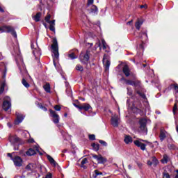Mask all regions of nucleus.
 Wrapping results in <instances>:
<instances>
[{"label": "nucleus", "mask_w": 178, "mask_h": 178, "mask_svg": "<svg viewBox=\"0 0 178 178\" xmlns=\"http://www.w3.org/2000/svg\"><path fill=\"white\" fill-rule=\"evenodd\" d=\"M126 84L127 86H133L134 87L135 93L138 94L140 98L147 101V96L145 95V90L144 88L141 86V81L136 79L135 81L127 79Z\"/></svg>", "instance_id": "1"}, {"label": "nucleus", "mask_w": 178, "mask_h": 178, "mask_svg": "<svg viewBox=\"0 0 178 178\" xmlns=\"http://www.w3.org/2000/svg\"><path fill=\"white\" fill-rule=\"evenodd\" d=\"M90 56H91V51L86 50V53L81 51L79 54V60L82 65L88 66V62H90Z\"/></svg>", "instance_id": "2"}, {"label": "nucleus", "mask_w": 178, "mask_h": 178, "mask_svg": "<svg viewBox=\"0 0 178 178\" xmlns=\"http://www.w3.org/2000/svg\"><path fill=\"white\" fill-rule=\"evenodd\" d=\"M0 33H10L13 37L17 38V33H16L15 28L12 26H2L0 27Z\"/></svg>", "instance_id": "3"}, {"label": "nucleus", "mask_w": 178, "mask_h": 178, "mask_svg": "<svg viewBox=\"0 0 178 178\" xmlns=\"http://www.w3.org/2000/svg\"><path fill=\"white\" fill-rule=\"evenodd\" d=\"M51 50L54 58L59 59V46H58V40L56 38H54L52 40Z\"/></svg>", "instance_id": "4"}, {"label": "nucleus", "mask_w": 178, "mask_h": 178, "mask_svg": "<svg viewBox=\"0 0 178 178\" xmlns=\"http://www.w3.org/2000/svg\"><path fill=\"white\" fill-rule=\"evenodd\" d=\"M139 36L142 42L139 45V48H140V49H144V44L148 41V35L147 34V31H141L139 33Z\"/></svg>", "instance_id": "5"}, {"label": "nucleus", "mask_w": 178, "mask_h": 178, "mask_svg": "<svg viewBox=\"0 0 178 178\" xmlns=\"http://www.w3.org/2000/svg\"><path fill=\"white\" fill-rule=\"evenodd\" d=\"M12 106V104L10 103V97L9 96H5L3 101L2 108L3 111L7 112L9 111Z\"/></svg>", "instance_id": "6"}, {"label": "nucleus", "mask_w": 178, "mask_h": 178, "mask_svg": "<svg viewBox=\"0 0 178 178\" xmlns=\"http://www.w3.org/2000/svg\"><path fill=\"white\" fill-rule=\"evenodd\" d=\"M91 155H92V158H94V159L97 161L98 165H105V163H106V162L108 161V159L102 156V154L97 155V154H91Z\"/></svg>", "instance_id": "7"}, {"label": "nucleus", "mask_w": 178, "mask_h": 178, "mask_svg": "<svg viewBox=\"0 0 178 178\" xmlns=\"http://www.w3.org/2000/svg\"><path fill=\"white\" fill-rule=\"evenodd\" d=\"M141 141L143 143H149L148 142V140H143V139H139V140H136L134 141V144L138 147V148H140V149L142 151H145L147 149L146 147H147V145L145 143H141Z\"/></svg>", "instance_id": "8"}, {"label": "nucleus", "mask_w": 178, "mask_h": 178, "mask_svg": "<svg viewBox=\"0 0 178 178\" xmlns=\"http://www.w3.org/2000/svg\"><path fill=\"white\" fill-rule=\"evenodd\" d=\"M167 136H169L170 140H171V141H173V138H172V136L168 134V131H166V130L162 129H160V134L159 137L161 143L165 140Z\"/></svg>", "instance_id": "9"}, {"label": "nucleus", "mask_w": 178, "mask_h": 178, "mask_svg": "<svg viewBox=\"0 0 178 178\" xmlns=\"http://www.w3.org/2000/svg\"><path fill=\"white\" fill-rule=\"evenodd\" d=\"M13 161L14 162L15 166H17V168L23 166V159L19 156H14Z\"/></svg>", "instance_id": "10"}, {"label": "nucleus", "mask_w": 178, "mask_h": 178, "mask_svg": "<svg viewBox=\"0 0 178 178\" xmlns=\"http://www.w3.org/2000/svg\"><path fill=\"white\" fill-rule=\"evenodd\" d=\"M139 124H140V129L143 133H147V120L145 119H141L139 121Z\"/></svg>", "instance_id": "11"}, {"label": "nucleus", "mask_w": 178, "mask_h": 178, "mask_svg": "<svg viewBox=\"0 0 178 178\" xmlns=\"http://www.w3.org/2000/svg\"><path fill=\"white\" fill-rule=\"evenodd\" d=\"M50 115L53 118V122L55 124H58L59 123V115L56 113V112L52 109H49Z\"/></svg>", "instance_id": "12"}, {"label": "nucleus", "mask_w": 178, "mask_h": 178, "mask_svg": "<svg viewBox=\"0 0 178 178\" xmlns=\"http://www.w3.org/2000/svg\"><path fill=\"white\" fill-rule=\"evenodd\" d=\"M111 124L113 127H118L119 126V117L114 115L111 118Z\"/></svg>", "instance_id": "13"}, {"label": "nucleus", "mask_w": 178, "mask_h": 178, "mask_svg": "<svg viewBox=\"0 0 178 178\" xmlns=\"http://www.w3.org/2000/svg\"><path fill=\"white\" fill-rule=\"evenodd\" d=\"M24 120V117L23 116V115L22 114L17 115V118L15 120V124L16 125L20 124V123H22Z\"/></svg>", "instance_id": "14"}, {"label": "nucleus", "mask_w": 178, "mask_h": 178, "mask_svg": "<svg viewBox=\"0 0 178 178\" xmlns=\"http://www.w3.org/2000/svg\"><path fill=\"white\" fill-rule=\"evenodd\" d=\"M122 72L126 76V77H129L130 76V68L129 67V65H124L122 67Z\"/></svg>", "instance_id": "15"}, {"label": "nucleus", "mask_w": 178, "mask_h": 178, "mask_svg": "<svg viewBox=\"0 0 178 178\" xmlns=\"http://www.w3.org/2000/svg\"><path fill=\"white\" fill-rule=\"evenodd\" d=\"M90 109H92V107L89 104L84 103L81 106V111H85L87 112L88 111H90Z\"/></svg>", "instance_id": "16"}, {"label": "nucleus", "mask_w": 178, "mask_h": 178, "mask_svg": "<svg viewBox=\"0 0 178 178\" xmlns=\"http://www.w3.org/2000/svg\"><path fill=\"white\" fill-rule=\"evenodd\" d=\"M124 141L125 144H131L133 143V138L130 135H125Z\"/></svg>", "instance_id": "17"}, {"label": "nucleus", "mask_w": 178, "mask_h": 178, "mask_svg": "<svg viewBox=\"0 0 178 178\" xmlns=\"http://www.w3.org/2000/svg\"><path fill=\"white\" fill-rule=\"evenodd\" d=\"M37 154V152H35V149H33V148H29L26 152V154L28 156H33V155H35Z\"/></svg>", "instance_id": "18"}, {"label": "nucleus", "mask_w": 178, "mask_h": 178, "mask_svg": "<svg viewBox=\"0 0 178 178\" xmlns=\"http://www.w3.org/2000/svg\"><path fill=\"white\" fill-rule=\"evenodd\" d=\"M9 141L11 142L13 144H15V143L20 142V139L17 136H10Z\"/></svg>", "instance_id": "19"}, {"label": "nucleus", "mask_w": 178, "mask_h": 178, "mask_svg": "<svg viewBox=\"0 0 178 178\" xmlns=\"http://www.w3.org/2000/svg\"><path fill=\"white\" fill-rule=\"evenodd\" d=\"M41 12L37 13L36 15L33 17V20H35L36 22H40V20H41Z\"/></svg>", "instance_id": "20"}, {"label": "nucleus", "mask_w": 178, "mask_h": 178, "mask_svg": "<svg viewBox=\"0 0 178 178\" xmlns=\"http://www.w3.org/2000/svg\"><path fill=\"white\" fill-rule=\"evenodd\" d=\"M90 13H94V15H97V13H98V7H97L95 5H92L90 8Z\"/></svg>", "instance_id": "21"}, {"label": "nucleus", "mask_w": 178, "mask_h": 178, "mask_svg": "<svg viewBox=\"0 0 178 178\" xmlns=\"http://www.w3.org/2000/svg\"><path fill=\"white\" fill-rule=\"evenodd\" d=\"M88 160L87 159V158H84L81 162V168H83V169H87L86 163H88Z\"/></svg>", "instance_id": "22"}, {"label": "nucleus", "mask_w": 178, "mask_h": 178, "mask_svg": "<svg viewBox=\"0 0 178 178\" xmlns=\"http://www.w3.org/2000/svg\"><path fill=\"white\" fill-rule=\"evenodd\" d=\"M47 158L49 162H50V163H51V165H54V166H56V161H55V159H54V158H52V156L47 155Z\"/></svg>", "instance_id": "23"}, {"label": "nucleus", "mask_w": 178, "mask_h": 178, "mask_svg": "<svg viewBox=\"0 0 178 178\" xmlns=\"http://www.w3.org/2000/svg\"><path fill=\"white\" fill-rule=\"evenodd\" d=\"M43 88H44V91H46L47 92H48V93L51 92V84H49V83H47L43 86Z\"/></svg>", "instance_id": "24"}, {"label": "nucleus", "mask_w": 178, "mask_h": 178, "mask_svg": "<svg viewBox=\"0 0 178 178\" xmlns=\"http://www.w3.org/2000/svg\"><path fill=\"white\" fill-rule=\"evenodd\" d=\"M168 162H169V156L168 154H163L161 163H168Z\"/></svg>", "instance_id": "25"}, {"label": "nucleus", "mask_w": 178, "mask_h": 178, "mask_svg": "<svg viewBox=\"0 0 178 178\" xmlns=\"http://www.w3.org/2000/svg\"><path fill=\"white\" fill-rule=\"evenodd\" d=\"M167 147L170 150L177 149V146L173 143H168Z\"/></svg>", "instance_id": "26"}, {"label": "nucleus", "mask_w": 178, "mask_h": 178, "mask_svg": "<svg viewBox=\"0 0 178 178\" xmlns=\"http://www.w3.org/2000/svg\"><path fill=\"white\" fill-rule=\"evenodd\" d=\"M142 24H143V21L138 19L135 24V27H136V30H140V29H141Z\"/></svg>", "instance_id": "27"}, {"label": "nucleus", "mask_w": 178, "mask_h": 178, "mask_svg": "<svg viewBox=\"0 0 178 178\" xmlns=\"http://www.w3.org/2000/svg\"><path fill=\"white\" fill-rule=\"evenodd\" d=\"M22 83L25 86L26 88H29L30 87V84L29 82H27V80L26 79L23 78L22 80Z\"/></svg>", "instance_id": "28"}, {"label": "nucleus", "mask_w": 178, "mask_h": 178, "mask_svg": "<svg viewBox=\"0 0 178 178\" xmlns=\"http://www.w3.org/2000/svg\"><path fill=\"white\" fill-rule=\"evenodd\" d=\"M109 66H111V61L109 60H106L104 64L105 72H108V70H109Z\"/></svg>", "instance_id": "29"}, {"label": "nucleus", "mask_w": 178, "mask_h": 178, "mask_svg": "<svg viewBox=\"0 0 178 178\" xmlns=\"http://www.w3.org/2000/svg\"><path fill=\"white\" fill-rule=\"evenodd\" d=\"M5 86H6L5 81L1 83V85L0 86V95L3 94V91H5Z\"/></svg>", "instance_id": "30"}, {"label": "nucleus", "mask_w": 178, "mask_h": 178, "mask_svg": "<svg viewBox=\"0 0 178 178\" xmlns=\"http://www.w3.org/2000/svg\"><path fill=\"white\" fill-rule=\"evenodd\" d=\"M91 147H92L95 151H99V144H96L95 143H92Z\"/></svg>", "instance_id": "31"}, {"label": "nucleus", "mask_w": 178, "mask_h": 178, "mask_svg": "<svg viewBox=\"0 0 178 178\" xmlns=\"http://www.w3.org/2000/svg\"><path fill=\"white\" fill-rule=\"evenodd\" d=\"M152 163H153L154 166H156L158 163H159V161H158V159H156V157L153 156L152 159Z\"/></svg>", "instance_id": "32"}, {"label": "nucleus", "mask_w": 178, "mask_h": 178, "mask_svg": "<svg viewBox=\"0 0 178 178\" xmlns=\"http://www.w3.org/2000/svg\"><path fill=\"white\" fill-rule=\"evenodd\" d=\"M76 70H77L78 72H84V68L83 67V66L80 64H78L76 65L75 67Z\"/></svg>", "instance_id": "33"}, {"label": "nucleus", "mask_w": 178, "mask_h": 178, "mask_svg": "<svg viewBox=\"0 0 178 178\" xmlns=\"http://www.w3.org/2000/svg\"><path fill=\"white\" fill-rule=\"evenodd\" d=\"M38 106L40 109H42V111H44V112H47V111H48V108L47 107H45L44 106H43L42 103H38Z\"/></svg>", "instance_id": "34"}, {"label": "nucleus", "mask_w": 178, "mask_h": 178, "mask_svg": "<svg viewBox=\"0 0 178 178\" xmlns=\"http://www.w3.org/2000/svg\"><path fill=\"white\" fill-rule=\"evenodd\" d=\"M68 58H70V59H77V56H76V54H74V52H71L70 54H68Z\"/></svg>", "instance_id": "35"}, {"label": "nucleus", "mask_w": 178, "mask_h": 178, "mask_svg": "<svg viewBox=\"0 0 178 178\" xmlns=\"http://www.w3.org/2000/svg\"><path fill=\"white\" fill-rule=\"evenodd\" d=\"M170 88H173L175 91L178 94V84L174 83L170 85Z\"/></svg>", "instance_id": "36"}, {"label": "nucleus", "mask_w": 178, "mask_h": 178, "mask_svg": "<svg viewBox=\"0 0 178 178\" xmlns=\"http://www.w3.org/2000/svg\"><path fill=\"white\" fill-rule=\"evenodd\" d=\"M94 172H95V174H93L94 178H97V176L102 175V172H99V170H95Z\"/></svg>", "instance_id": "37"}, {"label": "nucleus", "mask_w": 178, "mask_h": 178, "mask_svg": "<svg viewBox=\"0 0 178 178\" xmlns=\"http://www.w3.org/2000/svg\"><path fill=\"white\" fill-rule=\"evenodd\" d=\"M33 163H29L26 166V170H33Z\"/></svg>", "instance_id": "38"}, {"label": "nucleus", "mask_w": 178, "mask_h": 178, "mask_svg": "<svg viewBox=\"0 0 178 178\" xmlns=\"http://www.w3.org/2000/svg\"><path fill=\"white\" fill-rule=\"evenodd\" d=\"M99 144H102L103 147H108V143L105 140H99Z\"/></svg>", "instance_id": "39"}, {"label": "nucleus", "mask_w": 178, "mask_h": 178, "mask_svg": "<svg viewBox=\"0 0 178 178\" xmlns=\"http://www.w3.org/2000/svg\"><path fill=\"white\" fill-rule=\"evenodd\" d=\"M176 111H177V103H175L172 108V112L174 115H176Z\"/></svg>", "instance_id": "40"}, {"label": "nucleus", "mask_w": 178, "mask_h": 178, "mask_svg": "<svg viewBox=\"0 0 178 178\" xmlns=\"http://www.w3.org/2000/svg\"><path fill=\"white\" fill-rule=\"evenodd\" d=\"M163 178H170V175L165 171L164 172H163Z\"/></svg>", "instance_id": "41"}, {"label": "nucleus", "mask_w": 178, "mask_h": 178, "mask_svg": "<svg viewBox=\"0 0 178 178\" xmlns=\"http://www.w3.org/2000/svg\"><path fill=\"white\" fill-rule=\"evenodd\" d=\"M44 20L47 23H49L51 21V15H47L45 17H44Z\"/></svg>", "instance_id": "42"}, {"label": "nucleus", "mask_w": 178, "mask_h": 178, "mask_svg": "<svg viewBox=\"0 0 178 178\" xmlns=\"http://www.w3.org/2000/svg\"><path fill=\"white\" fill-rule=\"evenodd\" d=\"M88 138L90 141H94L95 140V136L94 134H90Z\"/></svg>", "instance_id": "43"}, {"label": "nucleus", "mask_w": 178, "mask_h": 178, "mask_svg": "<svg viewBox=\"0 0 178 178\" xmlns=\"http://www.w3.org/2000/svg\"><path fill=\"white\" fill-rule=\"evenodd\" d=\"M55 111H60L62 109V107H60V105H56L54 106Z\"/></svg>", "instance_id": "44"}, {"label": "nucleus", "mask_w": 178, "mask_h": 178, "mask_svg": "<svg viewBox=\"0 0 178 178\" xmlns=\"http://www.w3.org/2000/svg\"><path fill=\"white\" fill-rule=\"evenodd\" d=\"M102 44L103 45V49H106V42H105V40H102Z\"/></svg>", "instance_id": "45"}, {"label": "nucleus", "mask_w": 178, "mask_h": 178, "mask_svg": "<svg viewBox=\"0 0 178 178\" xmlns=\"http://www.w3.org/2000/svg\"><path fill=\"white\" fill-rule=\"evenodd\" d=\"M49 31L55 32V25H50L49 26Z\"/></svg>", "instance_id": "46"}, {"label": "nucleus", "mask_w": 178, "mask_h": 178, "mask_svg": "<svg viewBox=\"0 0 178 178\" xmlns=\"http://www.w3.org/2000/svg\"><path fill=\"white\" fill-rule=\"evenodd\" d=\"M2 79L3 80H5V79H6V69L3 72Z\"/></svg>", "instance_id": "47"}, {"label": "nucleus", "mask_w": 178, "mask_h": 178, "mask_svg": "<svg viewBox=\"0 0 178 178\" xmlns=\"http://www.w3.org/2000/svg\"><path fill=\"white\" fill-rule=\"evenodd\" d=\"M74 106H75V108H77L78 109H79V111H81V106L76 104V103H74Z\"/></svg>", "instance_id": "48"}, {"label": "nucleus", "mask_w": 178, "mask_h": 178, "mask_svg": "<svg viewBox=\"0 0 178 178\" xmlns=\"http://www.w3.org/2000/svg\"><path fill=\"white\" fill-rule=\"evenodd\" d=\"M127 95H129V97H133V91L128 90Z\"/></svg>", "instance_id": "49"}, {"label": "nucleus", "mask_w": 178, "mask_h": 178, "mask_svg": "<svg viewBox=\"0 0 178 178\" xmlns=\"http://www.w3.org/2000/svg\"><path fill=\"white\" fill-rule=\"evenodd\" d=\"M45 178H52V174H51V172H49V173L46 175Z\"/></svg>", "instance_id": "50"}, {"label": "nucleus", "mask_w": 178, "mask_h": 178, "mask_svg": "<svg viewBox=\"0 0 178 178\" xmlns=\"http://www.w3.org/2000/svg\"><path fill=\"white\" fill-rule=\"evenodd\" d=\"M7 156H9V158H10L11 161H13V159H14L15 157H13V156L12 155V154L8 153V154H7Z\"/></svg>", "instance_id": "51"}, {"label": "nucleus", "mask_w": 178, "mask_h": 178, "mask_svg": "<svg viewBox=\"0 0 178 178\" xmlns=\"http://www.w3.org/2000/svg\"><path fill=\"white\" fill-rule=\"evenodd\" d=\"M49 24L55 26V19H53L49 22Z\"/></svg>", "instance_id": "52"}, {"label": "nucleus", "mask_w": 178, "mask_h": 178, "mask_svg": "<svg viewBox=\"0 0 178 178\" xmlns=\"http://www.w3.org/2000/svg\"><path fill=\"white\" fill-rule=\"evenodd\" d=\"M94 3V0H88V5H92Z\"/></svg>", "instance_id": "53"}, {"label": "nucleus", "mask_w": 178, "mask_h": 178, "mask_svg": "<svg viewBox=\"0 0 178 178\" xmlns=\"http://www.w3.org/2000/svg\"><path fill=\"white\" fill-rule=\"evenodd\" d=\"M135 109L136 110L137 113H141V112H142L141 109H140L137 107H136Z\"/></svg>", "instance_id": "54"}, {"label": "nucleus", "mask_w": 178, "mask_h": 178, "mask_svg": "<svg viewBox=\"0 0 178 178\" xmlns=\"http://www.w3.org/2000/svg\"><path fill=\"white\" fill-rule=\"evenodd\" d=\"M127 24L129 26H131V24H133V19H131V21L127 22Z\"/></svg>", "instance_id": "55"}, {"label": "nucleus", "mask_w": 178, "mask_h": 178, "mask_svg": "<svg viewBox=\"0 0 178 178\" xmlns=\"http://www.w3.org/2000/svg\"><path fill=\"white\" fill-rule=\"evenodd\" d=\"M126 80H127V79H126V78H124V76H122V77L120 79V81H125V83H126Z\"/></svg>", "instance_id": "56"}, {"label": "nucleus", "mask_w": 178, "mask_h": 178, "mask_svg": "<svg viewBox=\"0 0 178 178\" xmlns=\"http://www.w3.org/2000/svg\"><path fill=\"white\" fill-rule=\"evenodd\" d=\"M147 165H148L149 166H152V165H153L152 161H147Z\"/></svg>", "instance_id": "57"}, {"label": "nucleus", "mask_w": 178, "mask_h": 178, "mask_svg": "<svg viewBox=\"0 0 178 178\" xmlns=\"http://www.w3.org/2000/svg\"><path fill=\"white\" fill-rule=\"evenodd\" d=\"M42 24L43 26L45 27V29L48 28V25L47 24V23H45L44 22H42Z\"/></svg>", "instance_id": "58"}, {"label": "nucleus", "mask_w": 178, "mask_h": 178, "mask_svg": "<svg viewBox=\"0 0 178 178\" xmlns=\"http://www.w3.org/2000/svg\"><path fill=\"white\" fill-rule=\"evenodd\" d=\"M0 12H1V13H5V10H3V8H2V7H1V6H0Z\"/></svg>", "instance_id": "59"}, {"label": "nucleus", "mask_w": 178, "mask_h": 178, "mask_svg": "<svg viewBox=\"0 0 178 178\" xmlns=\"http://www.w3.org/2000/svg\"><path fill=\"white\" fill-rule=\"evenodd\" d=\"M28 143H34V139H33V138L29 139V140H28Z\"/></svg>", "instance_id": "60"}, {"label": "nucleus", "mask_w": 178, "mask_h": 178, "mask_svg": "<svg viewBox=\"0 0 178 178\" xmlns=\"http://www.w3.org/2000/svg\"><path fill=\"white\" fill-rule=\"evenodd\" d=\"M140 9H144V8H147V6L146 5H141L140 6Z\"/></svg>", "instance_id": "61"}, {"label": "nucleus", "mask_w": 178, "mask_h": 178, "mask_svg": "<svg viewBox=\"0 0 178 178\" xmlns=\"http://www.w3.org/2000/svg\"><path fill=\"white\" fill-rule=\"evenodd\" d=\"M35 149L37 151V152H40V149H38V147L35 146Z\"/></svg>", "instance_id": "62"}, {"label": "nucleus", "mask_w": 178, "mask_h": 178, "mask_svg": "<svg viewBox=\"0 0 178 178\" xmlns=\"http://www.w3.org/2000/svg\"><path fill=\"white\" fill-rule=\"evenodd\" d=\"M137 165H138V168H141V166H143V164L140 163H138Z\"/></svg>", "instance_id": "63"}, {"label": "nucleus", "mask_w": 178, "mask_h": 178, "mask_svg": "<svg viewBox=\"0 0 178 178\" xmlns=\"http://www.w3.org/2000/svg\"><path fill=\"white\" fill-rule=\"evenodd\" d=\"M176 172H177V174H176L175 178H178V170H177Z\"/></svg>", "instance_id": "64"}]
</instances>
